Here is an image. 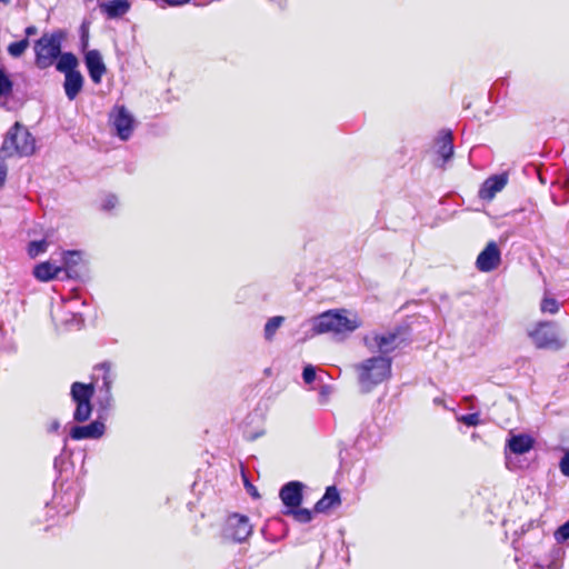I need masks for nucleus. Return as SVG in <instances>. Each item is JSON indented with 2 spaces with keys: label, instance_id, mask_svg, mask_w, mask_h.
Wrapping results in <instances>:
<instances>
[{
  "label": "nucleus",
  "instance_id": "1",
  "mask_svg": "<svg viewBox=\"0 0 569 569\" xmlns=\"http://www.w3.org/2000/svg\"><path fill=\"white\" fill-rule=\"evenodd\" d=\"M392 359L386 356H372L353 366L361 392L368 393L391 376Z\"/></svg>",
  "mask_w": 569,
  "mask_h": 569
},
{
  "label": "nucleus",
  "instance_id": "2",
  "mask_svg": "<svg viewBox=\"0 0 569 569\" xmlns=\"http://www.w3.org/2000/svg\"><path fill=\"white\" fill-rule=\"evenodd\" d=\"M311 325L315 335L345 336L353 332L361 323L357 316L347 317L346 310H329L313 318Z\"/></svg>",
  "mask_w": 569,
  "mask_h": 569
},
{
  "label": "nucleus",
  "instance_id": "3",
  "mask_svg": "<svg viewBox=\"0 0 569 569\" xmlns=\"http://www.w3.org/2000/svg\"><path fill=\"white\" fill-rule=\"evenodd\" d=\"M36 141L28 129L16 122L7 132L0 153L4 158L28 157L34 152Z\"/></svg>",
  "mask_w": 569,
  "mask_h": 569
},
{
  "label": "nucleus",
  "instance_id": "4",
  "mask_svg": "<svg viewBox=\"0 0 569 569\" xmlns=\"http://www.w3.org/2000/svg\"><path fill=\"white\" fill-rule=\"evenodd\" d=\"M61 33L42 36L34 44L36 64L40 69H47L53 64L61 53Z\"/></svg>",
  "mask_w": 569,
  "mask_h": 569
},
{
  "label": "nucleus",
  "instance_id": "5",
  "mask_svg": "<svg viewBox=\"0 0 569 569\" xmlns=\"http://www.w3.org/2000/svg\"><path fill=\"white\" fill-rule=\"evenodd\" d=\"M93 395V388L91 385H84L81 382H74L71 386V398L76 403V410L73 419L78 422H83L90 418L92 408L90 399Z\"/></svg>",
  "mask_w": 569,
  "mask_h": 569
},
{
  "label": "nucleus",
  "instance_id": "6",
  "mask_svg": "<svg viewBox=\"0 0 569 569\" xmlns=\"http://www.w3.org/2000/svg\"><path fill=\"white\" fill-rule=\"evenodd\" d=\"M530 337L537 348L559 350L565 346L558 337L556 326L552 322H540L530 332Z\"/></svg>",
  "mask_w": 569,
  "mask_h": 569
},
{
  "label": "nucleus",
  "instance_id": "7",
  "mask_svg": "<svg viewBox=\"0 0 569 569\" xmlns=\"http://www.w3.org/2000/svg\"><path fill=\"white\" fill-rule=\"evenodd\" d=\"M363 343L369 351L389 357L388 355L398 347L399 337L395 332H372L363 338Z\"/></svg>",
  "mask_w": 569,
  "mask_h": 569
},
{
  "label": "nucleus",
  "instance_id": "8",
  "mask_svg": "<svg viewBox=\"0 0 569 569\" xmlns=\"http://www.w3.org/2000/svg\"><path fill=\"white\" fill-rule=\"evenodd\" d=\"M223 532L226 538L242 542L252 533V526L248 517L234 513L228 517Z\"/></svg>",
  "mask_w": 569,
  "mask_h": 569
},
{
  "label": "nucleus",
  "instance_id": "9",
  "mask_svg": "<svg viewBox=\"0 0 569 569\" xmlns=\"http://www.w3.org/2000/svg\"><path fill=\"white\" fill-rule=\"evenodd\" d=\"M110 120L117 136L121 140L126 141L131 137L134 128V119L126 107H116L110 114Z\"/></svg>",
  "mask_w": 569,
  "mask_h": 569
},
{
  "label": "nucleus",
  "instance_id": "10",
  "mask_svg": "<svg viewBox=\"0 0 569 569\" xmlns=\"http://www.w3.org/2000/svg\"><path fill=\"white\" fill-rule=\"evenodd\" d=\"M501 261V252L495 241H490L479 253L476 260V267L482 272L495 270Z\"/></svg>",
  "mask_w": 569,
  "mask_h": 569
},
{
  "label": "nucleus",
  "instance_id": "11",
  "mask_svg": "<svg viewBox=\"0 0 569 569\" xmlns=\"http://www.w3.org/2000/svg\"><path fill=\"white\" fill-rule=\"evenodd\" d=\"M84 63L91 80L97 84L100 83L107 71L101 53L96 49L88 50L84 53Z\"/></svg>",
  "mask_w": 569,
  "mask_h": 569
},
{
  "label": "nucleus",
  "instance_id": "12",
  "mask_svg": "<svg viewBox=\"0 0 569 569\" xmlns=\"http://www.w3.org/2000/svg\"><path fill=\"white\" fill-rule=\"evenodd\" d=\"M303 485L299 481H290L286 483L279 492L280 499L288 508H298L302 502Z\"/></svg>",
  "mask_w": 569,
  "mask_h": 569
},
{
  "label": "nucleus",
  "instance_id": "13",
  "mask_svg": "<svg viewBox=\"0 0 569 569\" xmlns=\"http://www.w3.org/2000/svg\"><path fill=\"white\" fill-rule=\"evenodd\" d=\"M507 182H508L507 173H501V174H496V176L489 177L482 183V186L479 190V197L482 200L493 199L495 196L505 188Z\"/></svg>",
  "mask_w": 569,
  "mask_h": 569
},
{
  "label": "nucleus",
  "instance_id": "14",
  "mask_svg": "<svg viewBox=\"0 0 569 569\" xmlns=\"http://www.w3.org/2000/svg\"><path fill=\"white\" fill-rule=\"evenodd\" d=\"M106 426L101 421H93L87 426H76L70 431V437L73 440L81 439H99L103 436Z\"/></svg>",
  "mask_w": 569,
  "mask_h": 569
},
{
  "label": "nucleus",
  "instance_id": "15",
  "mask_svg": "<svg viewBox=\"0 0 569 569\" xmlns=\"http://www.w3.org/2000/svg\"><path fill=\"white\" fill-rule=\"evenodd\" d=\"M453 137L450 130H443L440 132L437 139V153L442 160V164L451 159L453 156Z\"/></svg>",
  "mask_w": 569,
  "mask_h": 569
},
{
  "label": "nucleus",
  "instance_id": "16",
  "mask_svg": "<svg viewBox=\"0 0 569 569\" xmlns=\"http://www.w3.org/2000/svg\"><path fill=\"white\" fill-rule=\"evenodd\" d=\"M100 9L109 19H116L129 11L130 3L128 0H110L101 2Z\"/></svg>",
  "mask_w": 569,
  "mask_h": 569
},
{
  "label": "nucleus",
  "instance_id": "17",
  "mask_svg": "<svg viewBox=\"0 0 569 569\" xmlns=\"http://www.w3.org/2000/svg\"><path fill=\"white\" fill-rule=\"evenodd\" d=\"M82 87H83V77L80 73V71L74 72V73L70 72V74L64 76L63 89H64L67 98L70 101L76 99V97L82 90Z\"/></svg>",
  "mask_w": 569,
  "mask_h": 569
},
{
  "label": "nucleus",
  "instance_id": "18",
  "mask_svg": "<svg viewBox=\"0 0 569 569\" xmlns=\"http://www.w3.org/2000/svg\"><path fill=\"white\" fill-rule=\"evenodd\" d=\"M533 440L527 435L512 436L508 442L507 448L515 455H523L531 450Z\"/></svg>",
  "mask_w": 569,
  "mask_h": 569
},
{
  "label": "nucleus",
  "instance_id": "19",
  "mask_svg": "<svg viewBox=\"0 0 569 569\" xmlns=\"http://www.w3.org/2000/svg\"><path fill=\"white\" fill-rule=\"evenodd\" d=\"M63 270L61 266H56L50 261L41 262L33 269V276L40 281H50L58 277Z\"/></svg>",
  "mask_w": 569,
  "mask_h": 569
},
{
  "label": "nucleus",
  "instance_id": "20",
  "mask_svg": "<svg viewBox=\"0 0 569 569\" xmlns=\"http://www.w3.org/2000/svg\"><path fill=\"white\" fill-rule=\"evenodd\" d=\"M94 376H96L97 380H99V379L102 380V387L104 388L106 395H107V397L109 399L110 398L111 386H112V383L114 381V378H116V375L112 371L111 365L108 363V362H103V363L98 365L94 368Z\"/></svg>",
  "mask_w": 569,
  "mask_h": 569
},
{
  "label": "nucleus",
  "instance_id": "21",
  "mask_svg": "<svg viewBox=\"0 0 569 569\" xmlns=\"http://www.w3.org/2000/svg\"><path fill=\"white\" fill-rule=\"evenodd\" d=\"M340 505V496L336 487H328L323 497L316 503V512H326Z\"/></svg>",
  "mask_w": 569,
  "mask_h": 569
},
{
  "label": "nucleus",
  "instance_id": "22",
  "mask_svg": "<svg viewBox=\"0 0 569 569\" xmlns=\"http://www.w3.org/2000/svg\"><path fill=\"white\" fill-rule=\"evenodd\" d=\"M78 64H79V61L73 53L64 52V53H60V56L58 57L56 68L59 72H62L66 76V74H70V72L71 73L78 72V70H77Z\"/></svg>",
  "mask_w": 569,
  "mask_h": 569
},
{
  "label": "nucleus",
  "instance_id": "23",
  "mask_svg": "<svg viewBox=\"0 0 569 569\" xmlns=\"http://www.w3.org/2000/svg\"><path fill=\"white\" fill-rule=\"evenodd\" d=\"M283 321L284 318L281 316L270 318L264 326V338L271 340Z\"/></svg>",
  "mask_w": 569,
  "mask_h": 569
},
{
  "label": "nucleus",
  "instance_id": "24",
  "mask_svg": "<svg viewBox=\"0 0 569 569\" xmlns=\"http://www.w3.org/2000/svg\"><path fill=\"white\" fill-rule=\"evenodd\" d=\"M80 259H81L80 252L77 250H69V251L62 252L63 270L70 269L72 267L77 266L79 263Z\"/></svg>",
  "mask_w": 569,
  "mask_h": 569
},
{
  "label": "nucleus",
  "instance_id": "25",
  "mask_svg": "<svg viewBox=\"0 0 569 569\" xmlns=\"http://www.w3.org/2000/svg\"><path fill=\"white\" fill-rule=\"evenodd\" d=\"M28 47H29V40L22 39L20 41L10 43L8 47V52L11 57L19 58L24 53V51L27 50Z\"/></svg>",
  "mask_w": 569,
  "mask_h": 569
},
{
  "label": "nucleus",
  "instance_id": "26",
  "mask_svg": "<svg viewBox=\"0 0 569 569\" xmlns=\"http://www.w3.org/2000/svg\"><path fill=\"white\" fill-rule=\"evenodd\" d=\"M48 248V242L42 239V240H37V241H31L29 244H28V254L31 257V258H36L38 257L40 253H43L46 252Z\"/></svg>",
  "mask_w": 569,
  "mask_h": 569
},
{
  "label": "nucleus",
  "instance_id": "27",
  "mask_svg": "<svg viewBox=\"0 0 569 569\" xmlns=\"http://www.w3.org/2000/svg\"><path fill=\"white\" fill-rule=\"evenodd\" d=\"M288 513L292 515L293 518L301 523L310 522L312 519V512L305 508H295L289 510Z\"/></svg>",
  "mask_w": 569,
  "mask_h": 569
},
{
  "label": "nucleus",
  "instance_id": "28",
  "mask_svg": "<svg viewBox=\"0 0 569 569\" xmlns=\"http://www.w3.org/2000/svg\"><path fill=\"white\" fill-rule=\"evenodd\" d=\"M540 309L545 313L555 315L559 310V303L555 298L545 297L541 301Z\"/></svg>",
  "mask_w": 569,
  "mask_h": 569
},
{
  "label": "nucleus",
  "instance_id": "29",
  "mask_svg": "<svg viewBox=\"0 0 569 569\" xmlns=\"http://www.w3.org/2000/svg\"><path fill=\"white\" fill-rule=\"evenodd\" d=\"M12 81L4 71L0 69V97L9 96L12 91Z\"/></svg>",
  "mask_w": 569,
  "mask_h": 569
},
{
  "label": "nucleus",
  "instance_id": "30",
  "mask_svg": "<svg viewBox=\"0 0 569 569\" xmlns=\"http://www.w3.org/2000/svg\"><path fill=\"white\" fill-rule=\"evenodd\" d=\"M458 421L465 423L468 427H476L480 423L479 413H469L458 417Z\"/></svg>",
  "mask_w": 569,
  "mask_h": 569
},
{
  "label": "nucleus",
  "instance_id": "31",
  "mask_svg": "<svg viewBox=\"0 0 569 569\" xmlns=\"http://www.w3.org/2000/svg\"><path fill=\"white\" fill-rule=\"evenodd\" d=\"M557 541L562 542L569 539V520L558 528L555 533Z\"/></svg>",
  "mask_w": 569,
  "mask_h": 569
},
{
  "label": "nucleus",
  "instance_id": "32",
  "mask_svg": "<svg viewBox=\"0 0 569 569\" xmlns=\"http://www.w3.org/2000/svg\"><path fill=\"white\" fill-rule=\"evenodd\" d=\"M302 378L307 385H310L316 380V370L311 365L305 367Z\"/></svg>",
  "mask_w": 569,
  "mask_h": 569
},
{
  "label": "nucleus",
  "instance_id": "33",
  "mask_svg": "<svg viewBox=\"0 0 569 569\" xmlns=\"http://www.w3.org/2000/svg\"><path fill=\"white\" fill-rule=\"evenodd\" d=\"M61 322H63L67 326L79 328L82 325L83 319L78 313H71V318H63V319H61Z\"/></svg>",
  "mask_w": 569,
  "mask_h": 569
},
{
  "label": "nucleus",
  "instance_id": "34",
  "mask_svg": "<svg viewBox=\"0 0 569 569\" xmlns=\"http://www.w3.org/2000/svg\"><path fill=\"white\" fill-rule=\"evenodd\" d=\"M560 471L563 476L569 477V450L565 452L559 463Z\"/></svg>",
  "mask_w": 569,
  "mask_h": 569
},
{
  "label": "nucleus",
  "instance_id": "35",
  "mask_svg": "<svg viewBox=\"0 0 569 569\" xmlns=\"http://www.w3.org/2000/svg\"><path fill=\"white\" fill-rule=\"evenodd\" d=\"M118 200L114 196H107L102 202V208L104 210H111L116 207Z\"/></svg>",
  "mask_w": 569,
  "mask_h": 569
},
{
  "label": "nucleus",
  "instance_id": "36",
  "mask_svg": "<svg viewBox=\"0 0 569 569\" xmlns=\"http://www.w3.org/2000/svg\"><path fill=\"white\" fill-rule=\"evenodd\" d=\"M561 565L557 560L550 561L548 566L541 565L539 562L533 565V569H560Z\"/></svg>",
  "mask_w": 569,
  "mask_h": 569
},
{
  "label": "nucleus",
  "instance_id": "37",
  "mask_svg": "<svg viewBox=\"0 0 569 569\" xmlns=\"http://www.w3.org/2000/svg\"><path fill=\"white\" fill-rule=\"evenodd\" d=\"M561 188L568 193L566 202L569 200V172H566L560 180Z\"/></svg>",
  "mask_w": 569,
  "mask_h": 569
},
{
  "label": "nucleus",
  "instance_id": "38",
  "mask_svg": "<svg viewBox=\"0 0 569 569\" xmlns=\"http://www.w3.org/2000/svg\"><path fill=\"white\" fill-rule=\"evenodd\" d=\"M331 393V389L329 386H322L321 389H320V398H321V402L325 403L327 401V399L329 398Z\"/></svg>",
  "mask_w": 569,
  "mask_h": 569
},
{
  "label": "nucleus",
  "instance_id": "39",
  "mask_svg": "<svg viewBox=\"0 0 569 569\" xmlns=\"http://www.w3.org/2000/svg\"><path fill=\"white\" fill-rule=\"evenodd\" d=\"M7 179V166L0 161V188L4 184Z\"/></svg>",
  "mask_w": 569,
  "mask_h": 569
},
{
  "label": "nucleus",
  "instance_id": "40",
  "mask_svg": "<svg viewBox=\"0 0 569 569\" xmlns=\"http://www.w3.org/2000/svg\"><path fill=\"white\" fill-rule=\"evenodd\" d=\"M248 491H249V493H250L252 497H254V498L259 497L258 491H257V489H256L253 486L249 485V486H248Z\"/></svg>",
  "mask_w": 569,
  "mask_h": 569
},
{
  "label": "nucleus",
  "instance_id": "41",
  "mask_svg": "<svg viewBox=\"0 0 569 569\" xmlns=\"http://www.w3.org/2000/svg\"><path fill=\"white\" fill-rule=\"evenodd\" d=\"M34 32H36V28H34V27H28V28L26 29V33H27L28 36L33 34Z\"/></svg>",
  "mask_w": 569,
  "mask_h": 569
},
{
  "label": "nucleus",
  "instance_id": "42",
  "mask_svg": "<svg viewBox=\"0 0 569 569\" xmlns=\"http://www.w3.org/2000/svg\"><path fill=\"white\" fill-rule=\"evenodd\" d=\"M60 427V423L58 421L52 422L50 430L56 431Z\"/></svg>",
  "mask_w": 569,
  "mask_h": 569
},
{
  "label": "nucleus",
  "instance_id": "43",
  "mask_svg": "<svg viewBox=\"0 0 569 569\" xmlns=\"http://www.w3.org/2000/svg\"><path fill=\"white\" fill-rule=\"evenodd\" d=\"M88 46V38L87 36H82V47L86 48Z\"/></svg>",
  "mask_w": 569,
  "mask_h": 569
},
{
  "label": "nucleus",
  "instance_id": "44",
  "mask_svg": "<svg viewBox=\"0 0 569 569\" xmlns=\"http://www.w3.org/2000/svg\"><path fill=\"white\" fill-rule=\"evenodd\" d=\"M433 402H435L436 405H439V406H440V405H441V406L443 405V400H442V399H440V398H435V399H433Z\"/></svg>",
  "mask_w": 569,
  "mask_h": 569
},
{
  "label": "nucleus",
  "instance_id": "45",
  "mask_svg": "<svg viewBox=\"0 0 569 569\" xmlns=\"http://www.w3.org/2000/svg\"><path fill=\"white\" fill-rule=\"evenodd\" d=\"M11 0H0L1 3L8 4Z\"/></svg>",
  "mask_w": 569,
  "mask_h": 569
},
{
  "label": "nucleus",
  "instance_id": "46",
  "mask_svg": "<svg viewBox=\"0 0 569 569\" xmlns=\"http://www.w3.org/2000/svg\"><path fill=\"white\" fill-rule=\"evenodd\" d=\"M58 317L56 311H52V318L56 319Z\"/></svg>",
  "mask_w": 569,
  "mask_h": 569
}]
</instances>
